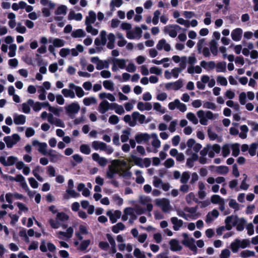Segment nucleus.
<instances>
[{
	"mask_svg": "<svg viewBox=\"0 0 258 258\" xmlns=\"http://www.w3.org/2000/svg\"><path fill=\"white\" fill-rule=\"evenodd\" d=\"M49 223L51 227L54 229H57L60 227H62L63 229L67 228L66 225H64L61 223L60 221L57 219V217L55 219H51L49 220Z\"/></svg>",
	"mask_w": 258,
	"mask_h": 258,
	"instance_id": "4c0bfd02",
	"label": "nucleus"
},
{
	"mask_svg": "<svg viewBox=\"0 0 258 258\" xmlns=\"http://www.w3.org/2000/svg\"><path fill=\"white\" fill-rule=\"evenodd\" d=\"M243 30L241 28H237L233 29L231 33L232 40L234 41H239L241 39Z\"/></svg>",
	"mask_w": 258,
	"mask_h": 258,
	"instance_id": "b1692460",
	"label": "nucleus"
},
{
	"mask_svg": "<svg viewBox=\"0 0 258 258\" xmlns=\"http://www.w3.org/2000/svg\"><path fill=\"white\" fill-rule=\"evenodd\" d=\"M150 139H152L151 145L154 148L153 152L157 153L158 149L161 146V141L159 139L158 136L156 133H153L150 135Z\"/></svg>",
	"mask_w": 258,
	"mask_h": 258,
	"instance_id": "dca6fc26",
	"label": "nucleus"
},
{
	"mask_svg": "<svg viewBox=\"0 0 258 258\" xmlns=\"http://www.w3.org/2000/svg\"><path fill=\"white\" fill-rule=\"evenodd\" d=\"M80 106L77 102H72L65 106L66 113L70 117L74 116L80 110Z\"/></svg>",
	"mask_w": 258,
	"mask_h": 258,
	"instance_id": "0eeeda50",
	"label": "nucleus"
},
{
	"mask_svg": "<svg viewBox=\"0 0 258 258\" xmlns=\"http://www.w3.org/2000/svg\"><path fill=\"white\" fill-rule=\"evenodd\" d=\"M68 88L63 89L61 90V93L66 98L74 99L76 95L78 98H82L85 95V93L82 87L77 86L73 83L68 84Z\"/></svg>",
	"mask_w": 258,
	"mask_h": 258,
	"instance_id": "7ed1b4c3",
	"label": "nucleus"
},
{
	"mask_svg": "<svg viewBox=\"0 0 258 258\" xmlns=\"http://www.w3.org/2000/svg\"><path fill=\"white\" fill-rule=\"evenodd\" d=\"M197 116L200 119V122L201 124L206 125L208 124L207 118L206 117V112L203 110L198 111Z\"/></svg>",
	"mask_w": 258,
	"mask_h": 258,
	"instance_id": "ea45409f",
	"label": "nucleus"
},
{
	"mask_svg": "<svg viewBox=\"0 0 258 258\" xmlns=\"http://www.w3.org/2000/svg\"><path fill=\"white\" fill-rule=\"evenodd\" d=\"M68 19L70 21L74 20L80 21L83 19V15L80 13H76L74 11H71L68 14Z\"/></svg>",
	"mask_w": 258,
	"mask_h": 258,
	"instance_id": "473e14b6",
	"label": "nucleus"
},
{
	"mask_svg": "<svg viewBox=\"0 0 258 258\" xmlns=\"http://www.w3.org/2000/svg\"><path fill=\"white\" fill-rule=\"evenodd\" d=\"M156 48L158 50H164L166 52H169L171 50V47L169 43H168L166 40L163 38L159 40L156 45Z\"/></svg>",
	"mask_w": 258,
	"mask_h": 258,
	"instance_id": "f3484780",
	"label": "nucleus"
},
{
	"mask_svg": "<svg viewBox=\"0 0 258 258\" xmlns=\"http://www.w3.org/2000/svg\"><path fill=\"white\" fill-rule=\"evenodd\" d=\"M135 140L138 144L148 142L150 139V135L148 133H138L135 137Z\"/></svg>",
	"mask_w": 258,
	"mask_h": 258,
	"instance_id": "412c9836",
	"label": "nucleus"
},
{
	"mask_svg": "<svg viewBox=\"0 0 258 258\" xmlns=\"http://www.w3.org/2000/svg\"><path fill=\"white\" fill-rule=\"evenodd\" d=\"M33 104V100L29 99L27 102L23 103L22 104V111L24 113L28 114L30 112V107Z\"/></svg>",
	"mask_w": 258,
	"mask_h": 258,
	"instance_id": "79ce46f5",
	"label": "nucleus"
},
{
	"mask_svg": "<svg viewBox=\"0 0 258 258\" xmlns=\"http://www.w3.org/2000/svg\"><path fill=\"white\" fill-rule=\"evenodd\" d=\"M103 86L106 90L113 91L114 89V83L111 80H105L103 82Z\"/></svg>",
	"mask_w": 258,
	"mask_h": 258,
	"instance_id": "4d7b16f0",
	"label": "nucleus"
},
{
	"mask_svg": "<svg viewBox=\"0 0 258 258\" xmlns=\"http://www.w3.org/2000/svg\"><path fill=\"white\" fill-rule=\"evenodd\" d=\"M218 216L219 212L218 210L214 209L207 215L206 222L208 223H210L216 219Z\"/></svg>",
	"mask_w": 258,
	"mask_h": 258,
	"instance_id": "72a5a7b5",
	"label": "nucleus"
},
{
	"mask_svg": "<svg viewBox=\"0 0 258 258\" xmlns=\"http://www.w3.org/2000/svg\"><path fill=\"white\" fill-rule=\"evenodd\" d=\"M215 68L218 73H225L226 72V62L222 61L216 63Z\"/></svg>",
	"mask_w": 258,
	"mask_h": 258,
	"instance_id": "a18cd8bd",
	"label": "nucleus"
},
{
	"mask_svg": "<svg viewBox=\"0 0 258 258\" xmlns=\"http://www.w3.org/2000/svg\"><path fill=\"white\" fill-rule=\"evenodd\" d=\"M41 167L40 166H36L32 170V173L36 179L39 181H43V178L39 175V172L41 171Z\"/></svg>",
	"mask_w": 258,
	"mask_h": 258,
	"instance_id": "5fc2aeb1",
	"label": "nucleus"
},
{
	"mask_svg": "<svg viewBox=\"0 0 258 258\" xmlns=\"http://www.w3.org/2000/svg\"><path fill=\"white\" fill-rule=\"evenodd\" d=\"M96 14L94 11L92 10L89 11L88 15L85 17V25L94 24L96 20Z\"/></svg>",
	"mask_w": 258,
	"mask_h": 258,
	"instance_id": "cd10ccee",
	"label": "nucleus"
},
{
	"mask_svg": "<svg viewBox=\"0 0 258 258\" xmlns=\"http://www.w3.org/2000/svg\"><path fill=\"white\" fill-rule=\"evenodd\" d=\"M121 215V212L120 211H115L114 212L108 211L107 213V215L109 217V219L112 223H115L117 219H118Z\"/></svg>",
	"mask_w": 258,
	"mask_h": 258,
	"instance_id": "c756f323",
	"label": "nucleus"
},
{
	"mask_svg": "<svg viewBox=\"0 0 258 258\" xmlns=\"http://www.w3.org/2000/svg\"><path fill=\"white\" fill-rule=\"evenodd\" d=\"M66 192L67 194L64 195V198L66 199H69L70 197L75 198L80 196V194L77 192L73 188L67 189Z\"/></svg>",
	"mask_w": 258,
	"mask_h": 258,
	"instance_id": "8fccbe9b",
	"label": "nucleus"
},
{
	"mask_svg": "<svg viewBox=\"0 0 258 258\" xmlns=\"http://www.w3.org/2000/svg\"><path fill=\"white\" fill-rule=\"evenodd\" d=\"M84 51V46L81 44H78L76 45L75 48L70 49V53L71 54L72 56L76 57L78 56L79 52L82 53Z\"/></svg>",
	"mask_w": 258,
	"mask_h": 258,
	"instance_id": "7c9ffc66",
	"label": "nucleus"
},
{
	"mask_svg": "<svg viewBox=\"0 0 258 258\" xmlns=\"http://www.w3.org/2000/svg\"><path fill=\"white\" fill-rule=\"evenodd\" d=\"M92 157L94 161L97 162V163L102 167L105 166L108 163V160L106 158L100 156L97 153L92 154Z\"/></svg>",
	"mask_w": 258,
	"mask_h": 258,
	"instance_id": "5701e85b",
	"label": "nucleus"
},
{
	"mask_svg": "<svg viewBox=\"0 0 258 258\" xmlns=\"http://www.w3.org/2000/svg\"><path fill=\"white\" fill-rule=\"evenodd\" d=\"M210 50L214 55H217L218 53L217 43L215 40H212L210 44Z\"/></svg>",
	"mask_w": 258,
	"mask_h": 258,
	"instance_id": "e2e57ef3",
	"label": "nucleus"
},
{
	"mask_svg": "<svg viewBox=\"0 0 258 258\" xmlns=\"http://www.w3.org/2000/svg\"><path fill=\"white\" fill-rule=\"evenodd\" d=\"M49 42H52L56 47H61L66 43V41L64 40L59 38L51 39V40H49Z\"/></svg>",
	"mask_w": 258,
	"mask_h": 258,
	"instance_id": "3c124183",
	"label": "nucleus"
},
{
	"mask_svg": "<svg viewBox=\"0 0 258 258\" xmlns=\"http://www.w3.org/2000/svg\"><path fill=\"white\" fill-rule=\"evenodd\" d=\"M238 217L235 216H230L227 217L225 219V228L227 230H230L233 226H235Z\"/></svg>",
	"mask_w": 258,
	"mask_h": 258,
	"instance_id": "aec40b11",
	"label": "nucleus"
},
{
	"mask_svg": "<svg viewBox=\"0 0 258 258\" xmlns=\"http://www.w3.org/2000/svg\"><path fill=\"white\" fill-rule=\"evenodd\" d=\"M132 117L133 118V121H135V125L137 124V122L140 124H143L149 122V121L146 120V116L144 115L140 114L137 111L133 112Z\"/></svg>",
	"mask_w": 258,
	"mask_h": 258,
	"instance_id": "6ab92c4d",
	"label": "nucleus"
},
{
	"mask_svg": "<svg viewBox=\"0 0 258 258\" xmlns=\"http://www.w3.org/2000/svg\"><path fill=\"white\" fill-rule=\"evenodd\" d=\"M68 7L64 5H58L54 11V20L55 21H61L63 20L64 16L67 15Z\"/></svg>",
	"mask_w": 258,
	"mask_h": 258,
	"instance_id": "39448f33",
	"label": "nucleus"
},
{
	"mask_svg": "<svg viewBox=\"0 0 258 258\" xmlns=\"http://www.w3.org/2000/svg\"><path fill=\"white\" fill-rule=\"evenodd\" d=\"M46 155L49 156L50 161L53 163L56 162L62 157V155L57 153L55 151L53 150H50Z\"/></svg>",
	"mask_w": 258,
	"mask_h": 258,
	"instance_id": "c85d7f7f",
	"label": "nucleus"
},
{
	"mask_svg": "<svg viewBox=\"0 0 258 258\" xmlns=\"http://www.w3.org/2000/svg\"><path fill=\"white\" fill-rule=\"evenodd\" d=\"M109 67V64L107 60H100L97 64L96 68L98 70H101L103 69H107Z\"/></svg>",
	"mask_w": 258,
	"mask_h": 258,
	"instance_id": "680f3d73",
	"label": "nucleus"
},
{
	"mask_svg": "<svg viewBox=\"0 0 258 258\" xmlns=\"http://www.w3.org/2000/svg\"><path fill=\"white\" fill-rule=\"evenodd\" d=\"M240 129L241 133L239 134V137L242 139H246L249 131L248 127L246 125H242L240 126Z\"/></svg>",
	"mask_w": 258,
	"mask_h": 258,
	"instance_id": "6e6d98bb",
	"label": "nucleus"
},
{
	"mask_svg": "<svg viewBox=\"0 0 258 258\" xmlns=\"http://www.w3.org/2000/svg\"><path fill=\"white\" fill-rule=\"evenodd\" d=\"M153 108L155 111L161 114H164L165 112V109L159 102H155L153 103Z\"/></svg>",
	"mask_w": 258,
	"mask_h": 258,
	"instance_id": "338daca9",
	"label": "nucleus"
},
{
	"mask_svg": "<svg viewBox=\"0 0 258 258\" xmlns=\"http://www.w3.org/2000/svg\"><path fill=\"white\" fill-rule=\"evenodd\" d=\"M186 144L188 148L186 151V154H188L191 150H193L194 153L198 154L202 147L201 144L196 143V141L193 139H188Z\"/></svg>",
	"mask_w": 258,
	"mask_h": 258,
	"instance_id": "1a4fd4ad",
	"label": "nucleus"
},
{
	"mask_svg": "<svg viewBox=\"0 0 258 258\" xmlns=\"http://www.w3.org/2000/svg\"><path fill=\"white\" fill-rule=\"evenodd\" d=\"M230 149H232V155L234 157H237L240 153L239 144L234 143L230 145Z\"/></svg>",
	"mask_w": 258,
	"mask_h": 258,
	"instance_id": "864d4df0",
	"label": "nucleus"
},
{
	"mask_svg": "<svg viewBox=\"0 0 258 258\" xmlns=\"http://www.w3.org/2000/svg\"><path fill=\"white\" fill-rule=\"evenodd\" d=\"M92 25V24H86V30L88 33H90L92 35L95 36L98 34V29L94 28Z\"/></svg>",
	"mask_w": 258,
	"mask_h": 258,
	"instance_id": "69168bd1",
	"label": "nucleus"
},
{
	"mask_svg": "<svg viewBox=\"0 0 258 258\" xmlns=\"http://www.w3.org/2000/svg\"><path fill=\"white\" fill-rule=\"evenodd\" d=\"M99 97L103 100L106 98L111 102H114L116 100L115 96L110 93L101 92L99 94Z\"/></svg>",
	"mask_w": 258,
	"mask_h": 258,
	"instance_id": "a19ab883",
	"label": "nucleus"
},
{
	"mask_svg": "<svg viewBox=\"0 0 258 258\" xmlns=\"http://www.w3.org/2000/svg\"><path fill=\"white\" fill-rule=\"evenodd\" d=\"M112 103H110L106 100H102L99 104L98 111L101 114H104L109 109H112Z\"/></svg>",
	"mask_w": 258,
	"mask_h": 258,
	"instance_id": "2eb2a0df",
	"label": "nucleus"
},
{
	"mask_svg": "<svg viewBox=\"0 0 258 258\" xmlns=\"http://www.w3.org/2000/svg\"><path fill=\"white\" fill-rule=\"evenodd\" d=\"M224 200L218 195H214L211 196V201L212 203L219 205Z\"/></svg>",
	"mask_w": 258,
	"mask_h": 258,
	"instance_id": "774afa93",
	"label": "nucleus"
},
{
	"mask_svg": "<svg viewBox=\"0 0 258 258\" xmlns=\"http://www.w3.org/2000/svg\"><path fill=\"white\" fill-rule=\"evenodd\" d=\"M171 222L173 225V228L175 231H178L182 226L183 221L178 219L177 217H173L170 219Z\"/></svg>",
	"mask_w": 258,
	"mask_h": 258,
	"instance_id": "f704fd0d",
	"label": "nucleus"
},
{
	"mask_svg": "<svg viewBox=\"0 0 258 258\" xmlns=\"http://www.w3.org/2000/svg\"><path fill=\"white\" fill-rule=\"evenodd\" d=\"M181 72V69H178V68H174L171 70V71H169L168 70H166L164 73V76L166 79L169 80L173 77L175 79H176L178 77L179 74Z\"/></svg>",
	"mask_w": 258,
	"mask_h": 258,
	"instance_id": "a211bd4d",
	"label": "nucleus"
},
{
	"mask_svg": "<svg viewBox=\"0 0 258 258\" xmlns=\"http://www.w3.org/2000/svg\"><path fill=\"white\" fill-rule=\"evenodd\" d=\"M199 159V156L196 153H193L186 160V165L188 168H191L194 165V162Z\"/></svg>",
	"mask_w": 258,
	"mask_h": 258,
	"instance_id": "c9c22d12",
	"label": "nucleus"
},
{
	"mask_svg": "<svg viewBox=\"0 0 258 258\" xmlns=\"http://www.w3.org/2000/svg\"><path fill=\"white\" fill-rule=\"evenodd\" d=\"M182 236L183 237V239L181 242L185 246L192 242H195V239L192 237H189L187 233H183Z\"/></svg>",
	"mask_w": 258,
	"mask_h": 258,
	"instance_id": "37998d69",
	"label": "nucleus"
},
{
	"mask_svg": "<svg viewBox=\"0 0 258 258\" xmlns=\"http://www.w3.org/2000/svg\"><path fill=\"white\" fill-rule=\"evenodd\" d=\"M126 60L124 59L114 58L112 60L113 66L112 70L113 72H116L118 69H123L125 68Z\"/></svg>",
	"mask_w": 258,
	"mask_h": 258,
	"instance_id": "4468645a",
	"label": "nucleus"
},
{
	"mask_svg": "<svg viewBox=\"0 0 258 258\" xmlns=\"http://www.w3.org/2000/svg\"><path fill=\"white\" fill-rule=\"evenodd\" d=\"M88 234L89 232L87 227L81 225L79 226V231L76 233V236L79 240H82L83 239V235H87Z\"/></svg>",
	"mask_w": 258,
	"mask_h": 258,
	"instance_id": "2f4dec72",
	"label": "nucleus"
},
{
	"mask_svg": "<svg viewBox=\"0 0 258 258\" xmlns=\"http://www.w3.org/2000/svg\"><path fill=\"white\" fill-rule=\"evenodd\" d=\"M182 29L181 27L178 25H168L164 28L163 31L165 33L169 35L171 38H175L178 32Z\"/></svg>",
	"mask_w": 258,
	"mask_h": 258,
	"instance_id": "6e6552de",
	"label": "nucleus"
},
{
	"mask_svg": "<svg viewBox=\"0 0 258 258\" xmlns=\"http://www.w3.org/2000/svg\"><path fill=\"white\" fill-rule=\"evenodd\" d=\"M156 205L160 207L164 212H169L172 208L169 200L165 198L157 199L155 200Z\"/></svg>",
	"mask_w": 258,
	"mask_h": 258,
	"instance_id": "423d86ee",
	"label": "nucleus"
},
{
	"mask_svg": "<svg viewBox=\"0 0 258 258\" xmlns=\"http://www.w3.org/2000/svg\"><path fill=\"white\" fill-rule=\"evenodd\" d=\"M130 165L124 160H114L112 161L110 165L108 166L106 172V177L109 179L113 178L117 173L125 177L131 176V173L129 171Z\"/></svg>",
	"mask_w": 258,
	"mask_h": 258,
	"instance_id": "f257e3e1",
	"label": "nucleus"
},
{
	"mask_svg": "<svg viewBox=\"0 0 258 258\" xmlns=\"http://www.w3.org/2000/svg\"><path fill=\"white\" fill-rule=\"evenodd\" d=\"M200 65L201 67H203L205 69L209 70L215 68L216 63L214 61H213L207 62L206 61L203 60L201 62Z\"/></svg>",
	"mask_w": 258,
	"mask_h": 258,
	"instance_id": "c03bdc74",
	"label": "nucleus"
},
{
	"mask_svg": "<svg viewBox=\"0 0 258 258\" xmlns=\"http://www.w3.org/2000/svg\"><path fill=\"white\" fill-rule=\"evenodd\" d=\"M13 120L16 125H23L26 122V116L23 114L15 113L13 115Z\"/></svg>",
	"mask_w": 258,
	"mask_h": 258,
	"instance_id": "a878e982",
	"label": "nucleus"
},
{
	"mask_svg": "<svg viewBox=\"0 0 258 258\" xmlns=\"http://www.w3.org/2000/svg\"><path fill=\"white\" fill-rule=\"evenodd\" d=\"M186 117L188 120L194 124H197L199 122L198 118L196 115L192 112H188L186 114Z\"/></svg>",
	"mask_w": 258,
	"mask_h": 258,
	"instance_id": "13d9d810",
	"label": "nucleus"
},
{
	"mask_svg": "<svg viewBox=\"0 0 258 258\" xmlns=\"http://www.w3.org/2000/svg\"><path fill=\"white\" fill-rule=\"evenodd\" d=\"M20 140V137L17 134H13L10 136H7L4 138V141L5 142L7 147L9 148H12Z\"/></svg>",
	"mask_w": 258,
	"mask_h": 258,
	"instance_id": "9d476101",
	"label": "nucleus"
},
{
	"mask_svg": "<svg viewBox=\"0 0 258 258\" xmlns=\"http://www.w3.org/2000/svg\"><path fill=\"white\" fill-rule=\"evenodd\" d=\"M115 36L114 34L110 33L108 34L105 30H102L98 36L94 41L97 46L107 45V47L112 49L114 47Z\"/></svg>",
	"mask_w": 258,
	"mask_h": 258,
	"instance_id": "f03ea898",
	"label": "nucleus"
},
{
	"mask_svg": "<svg viewBox=\"0 0 258 258\" xmlns=\"http://www.w3.org/2000/svg\"><path fill=\"white\" fill-rule=\"evenodd\" d=\"M86 35L85 31L82 29H75L71 33V36L74 38H83Z\"/></svg>",
	"mask_w": 258,
	"mask_h": 258,
	"instance_id": "58836bf2",
	"label": "nucleus"
},
{
	"mask_svg": "<svg viewBox=\"0 0 258 258\" xmlns=\"http://www.w3.org/2000/svg\"><path fill=\"white\" fill-rule=\"evenodd\" d=\"M245 223L246 221L243 218H238L235 225L236 226V229L239 231H242L244 229Z\"/></svg>",
	"mask_w": 258,
	"mask_h": 258,
	"instance_id": "bf43d9fd",
	"label": "nucleus"
},
{
	"mask_svg": "<svg viewBox=\"0 0 258 258\" xmlns=\"http://www.w3.org/2000/svg\"><path fill=\"white\" fill-rule=\"evenodd\" d=\"M151 199L147 196H141L139 198L140 203L146 205L147 210L151 212L153 209V205L151 204Z\"/></svg>",
	"mask_w": 258,
	"mask_h": 258,
	"instance_id": "4be33fe9",
	"label": "nucleus"
},
{
	"mask_svg": "<svg viewBox=\"0 0 258 258\" xmlns=\"http://www.w3.org/2000/svg\"><path fill=\"white\" fill-rule=\"evenodd\" d=\"M136 181L138 184H143L145 182V179L142 176V172L140 170H136L135 171Z\"/></svg>",
	"mask_w": 258,
	"mask_h": 258,
	"instance_id": "052dcab7",
	"label": "nucleus"
},
{
	"mask_svg": "<svg viewBox=\"0 0 258 258\" xmlns=\"http://www.w3.org/2000/svg\"><path fill=\"white\" fill-rule=\"evenodd\" d=\"M198 210L197 207H186L184 208V211L187 213L186 214L188 220H196L199 218L200 214L197 213Z\"/></svg>",
	"mask_w": 258,
	"mask_h": 258,
	"instance_id": "ddd939ff",
	"label": "nucleus"
},
{
	"mask_svg": "<svg viewBox=\"0 0 258 258\" xmlns=\"http://www.w3.org/2000/svg\"><path fill=\"white\" fill-rule=\"evenodd\" d=\"M142 30L139 27H136L133 31H127L126 36L129 39H140L142 37Z\"/></svg>",
	"mask_w": 258,
	"mask_h": 258,
	"instance_id": "9b49d317",
	"label": "nucleus"
},
{
	"mask_svg": "<svg viewBox=\"0 0 258 258\" xmlns=\"http://www.w3.org/2000/svg\"><path fill=\"white\" fill-rule=\"evenodd\" d=\"M130 218V221L133 222V221L137 218L135 213V210L132 208H126L123 211V215L122 216V220L123 221H126Z\"/></svg>",
	"mask_w": 258,
	"mask_h": 258,
	"instance_id": "f8f14e48",
	"label": "nucleus"
},
{
	"mask_svg": "<svg viewBox=\"0 0 258 258\" xmlns=\"http://www.w3.org/2000/svg\"><path fill=\"white\" fill-rule=\"evenodd\" d=\"M185 200L187 204H191L194 202H198V200L196 198L195 194L190 192L185 197Z\"/></svg>",
	"mask_w": 258,
	"mask_h": 258,
	"instance_id": "603ef678",
	"label": "nucleus"
},
{
	"mask_svg": "<svg viewBox=\"0 0 258 258\" xmlns=\"http://www.w3.org/2000/svg\"><path fill=\"white\" fill-rule=\"evenodd\" d=\"M112 109L114 110L115 112L119 115H122L125 112L123 106L116 103H112Z\"/></svg>",
	"mask_w": 258,
	"mask_h": 258,
	"instance_id": "49530a36",
	"label": "nucleus"
},
{
	"mask_svg": "<svg viewBox=\"0 0 258 258\" xmlns=\"http://www.w3.org/2000/svg\"><path fill=\"white\" fill-rule=\"evenodd\" d=\"M170 249L172 251H180L182 249V246L180 245L179 241L175 239H171L169 243Z\"/></svg>",
	"mask_w": 258,
	"mask_h": 258,
	"instance_id": "393cba45",
	"label": "nucleus"
},
{
	"mask_svg": "<svg viewBox=\"0 0 258 258\" xmlns=\"http://www.w3.org/2000/svg\"><path fill=\"white\" fill-rule=\"evenodd\" d=\"M41 4L44 7L50 10H53L56 6V4L50 0H40Z\"/></svg>",
	"mask_w": 258,
	"mask_h": 258,
	"instance_id": "09e8293b",
	"label": "nucleus"
},
{
	"mask_svg": "<svg viewBox=\"0 0 258 258\" xmlns=\"http://www.w3.org/2000/svg\"><path fill=\"white\" fill-rule=\"evenodd\" d=\"M92 147L95 150L103 151L107 154H110L113 152V149L111 146H108L105 143L100 141H95L93 142Z\"/></svg>",
	"mask_w": 258,
	"mask_h": 258,
	"instance_id": "20e7f679",
	"label": "nucleus"
},
{
	"mask_svg": "<svg viewBox=\"0 0 258 258\" xmlns=\"http://www.w3.org/2000/svg\"><path fill=\"white\" fill-rule=\"evenodd\" d=\"M56 217L57 219H58L60 221L61 224H62V223L63 222H66L69 219V216L67 214L63 212L57 213L56 214Z\"/></svg>",
	"mask_w": 258,
	"mask_h": 258,
	"instance_id": "0e129e2a",
	"label": "nucleus"
},
{
	"mask_svg": "<svg viewBox=\"0 0 258 258\" xmlns=\"http://www.w3.org/2000/svg\"><path fill=\"white\" fill-rule=\"evenodd\" d=\"M201 81L205 84H208L209 88L213 87L216 84L215 79L213 77H210L208 75H203L201 77Z\"/></svg>",
	"mask_w": 258,
	"mask_h": 258,
	"instance_id": "bb28decb",
	"label": "nucleus"
},
{
	"mask_svg": "<svg viewBox=\"0 0 258 258\" xmlns=\"http://www.w3.org/2000/svg\"><path fill=\"white\" fill-rule=\"evenodd\" d=\"M83 102L85 106H90L92 104H96L97 101L95 97L91 96L84 98Z\"/></svg>",
	"mask_w": 258,
	"mask_h": 258,
	"instance_id": "de8ad7c7",
	"label": "nucleus"
},
{
	"mask_svg": "<svg viewBox=\"0 0 258 258\" xmlns=\"http://www.w3.org/2000/svg\"><path fill=\"white\" fill-rule=\"evenodd\" d=\"M137 108L138 110L143 111L145 110L149 111L152 108V106L150 103L139 102L137 104Z\"/></svg>",
	"mask_w": 258,
	"mask_h": 258,
	"instance_id": "e433bc0d",
	"label": "nucleus"
}]
</instances>
